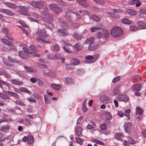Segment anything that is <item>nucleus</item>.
Masks as SVG:
<instances>
[{
	"label": "nucleus",
	"instance_id": "29",
	"mask_svg": "<svg viewBox=\"0 0 146 146\" xmlns=\"http://www.w3.org/2000/svg\"><path fill=\"white\" fill-rule=\"evenodd\" d=\"M61 26L65 29H68L69 27L68 25L65 22H62L61 24Z\"/></svg>",
	"mask_w": 146,
	"mask_h": 146
},
{
	"label": "nucleus",
	"instance_id": "19",
	"mask_svg": "<svg viewBox=\"0 0 146 146\" xmlns=\"http://www.w3.org/2000/svg\"><path fill=\"white\" fill-rule=\"evenodd\" d=\"M82 46L80 43H78L75 45L73 48L75 50L78 51L82 48Z\"/></svg>",
	"mask_w": 146,
	"mask_h": 146
},
{
	"label": "nucleus",
	"instance_id": "5",
	"mask_svg": "<svg viewBox=\"0 0 146 146\" xmlns=\"http://www.w3.org/2000/svg\"><path fill=\"white\" fill-rule=\"evenodd\" d=\"M117 99L120 101L124 102H127L129 100L128 96L125 94H121L119 95L117 97Z\"/></svg>",
	"mask_w": 146,
	"mask_h": 146
},
{
	"label": "nucleus",
	"instance_id": "42",
	"mask_svg": "<svg viewBox=\"0 0 146 146\" xmlns=\"http://www.w3.org/2000/svg\"><path fill=\"white\" fill-rule=\"evenodd\" d=\"M27 143L29 144H31L33 142V138L32 136L29 135L28 136Z\"/></svg>",
	"mask_w": 146,
	"mask_h": 146
},
{
	"label": "nucleus",
	"instance_id": "21",
	"mask_svg": "<svg viewBox=\"0 0 146 146\" xmlns=\"http://www.w3.org/2000/svg\"><path fill=\"white\" fill-rule=\"evenodd\" d=\"M120 86H118L116 87L113 91V93L115 95H118L120 94Z\"/></svg>",
	"mask_w": 146,
	"mask_h": 146
},
{
	"label": "nucleus",
	"instance_id": "44",
	"mask_svg": "<svg viewBox=\"0 0 146 146\" xmlns=\"http://www.w3.org/2000/svg\"><path fill=\"white\" fill-rule=\"evenodd\" d=\"M130 30L132 31H135L139 30L138 27H136L134 25H132L130 27Z\"/></svg>",
	"mask_w": 146,
	"mask_h": 146
},
{
	"label": "nucleus",
	"instance_id": "7",
	"mask_svg": "<svg viewBox=\"0 0 146 146\" xmlns=\"http://www.w3.org/2000/svg\"><path fill=\"white\" fill-rule=\"evenodd\" d=\"M37 35L40 36H44L46 35V31L44 29H38L36 32Z\"/></svg>",
	"mask_w": 146,
	"mask_h": 146
},
{
	"label": "nucleus",
	"instance_id": "26",
	"mask_svg": "<svg viewBox=\"0 0 146 146\" xmlns=\"http://www.w3.org/2000/svg\"><path fill=\"white\" fill-rule=\"evenodd\" d=\"M97 48V46L96 44L93 43L91 44L88 47V49L90 50H93L96 49Z\"/></svg>",
	"mask_w": 146,
	"mask_h": 146
},
{
	"label": "nucleus",
	"instance_id": "48",
	"mask_svg": "<svg viewBox=\"0 0 146 146\" xmlns=\"http://www.w3.org/2000/svg\"><path fill=\"white\" fill-rule=\"evenodd\" d=\"M20 91L22 92H25L28 93H30V91L27 89L24 88H20L19 89Z\"/></svg>",
	"mask_w": 146,
	"mask_h": 146
},
{
	"label": "nucleus",
	"instance_id": "61",
	"mask_svg": "<svg viewBox=\"0 0 146 146\" xmlns=\"http://www.w3.org/2000/svg\"><path fill=\"white\" fill-rule=\"evenodd\" d=\"M139 12L142 14H146V9H141L139 10Z\"/></svg>",
	"mask_w": 146,
	"mask_h": 146
},
{
	"label": "nucleus",
	"instance_id": "6",
	"mask_svg": "<svg viewBox=\"0 0 146 146\" xmlns=\"http://www.w3.org/2000/svg\"><path fill=\"white\" fill-rule=\"evenodd\" d=\"M56 33L60 36H64L68 35L67 31L62 29H58L56 31Z\"/></svg>",
	"mask_w": 146,
	"mask_h": 146
},
{
	"label": "nucleus",
	"instance_id": "59",
	"mask_svg": "<svg viewBox=\"0 0 146 146\" xmlns=\"http://www.w3.org/2000/svg\"><path fill=\"white\" fill-rule=\"evenodd\" d=\"M53 50L55 51H57L59 50V47L57 45H54L53 47Z\"/></svg>",
	"mask_w": 146,
	"mask_h": 146
},
{
	"label": "nucleus",
	"instance_id": "56",
	"mask_svg": "<svg viewBox=\"0 0 146 146\" xmlns=\"http://www.w3.org/2000/svg\"><path fill=\"white\" fill-rule=\"evenodd\" d=\"M30 4L34 7L37 8V1H33L30 3Z\"/></svg>",
	"mask_w": 146,
	"mask_h": 146
},
{
	"label": "nucleus",
	"instance_id": "62",
	"mask_svg": "<svg viewBox=\"0 0 146 146\" xmlns=\"http://www.w3.org/2000/svg\"><path fill=\"white\" fill-rule=\"evenodd\" d=\"M15 102L16 103H17V104H19L22 106H25V104L24 103H23L22 101H20V100H17Z\"/></svg>",
	"mask_w": 146,
	"mask_h": 146
},
{
	"label": "nucleus",
	"instance_id": "2",
	"mask_svg": "<svg viewBox=\"0 0 146 146\" xmlns=\"http://www.w3.org/2000/svg\"><path fill=\"white\" fill-rule=\"evenodd\" d=\"M111 35L114 37L121 36L123 34L122 30L119 27H116L113 28L111 31Z\"/></svg>",
	"mask_w": 146,
	"mask_h": 146
},
{
	"label": "nucleus",
	"instance_id": "53",
	"mask_svg": "<svg viewBox=\"0 0 146 146\" xmlns=\"http://www.w3.org/2000/svg\"><path fill=\"white\" fill-rule=\"evenodd\" d=\"M5 36L6 38L9 40L11 41L13 40V38L9 34L7 33L5 35Z\"/></svg>",
	"mask_w": 146,
	"mask_h": 146
},
{
	"label": "nucleus",
	"instance_id": "14",
	"mask_svg": "<svg viewBox=\"0 0 146 146\" xmlns=\"http://www.w3.org/2000/svg\"><path fill=\"white\" fill-rule=\"evenodd\" d=\"M4 4L5 5L12 9H15L17 7V6L14 3L9 2H5Z\"/></svg>",
	"mask_w": 146,
	"mask_h": 146
},
{
	"label": "nucleus",
	"instance_id": "34",
	"mask_svg": "<svg viewBox=\"0 0 146 146\" xmlns=\"http://www.w3.org/2000/svg\"><path fill=\"white\" fill-rule=\"evenodd\" d=\"M131 112V110L130 109H127L126 110L124 113V115L128 117V119H130V117H129L130 113Z\"/></svg>",
	"mask_w": 146,
	"mask_h": 146
},
{
	"label": "nucleus",
	"instance_id": "9",
	"mask_svg": "<svg viewBox=\"0 0 146 146\" xmlns=\"http://www.w3.org/2000/svg\"><path fill=\"white\" fill-rule=\"evenodd\" d=\"M44 37V36H38L36 37V40L37 42H43L46 43H50V42L48 41H47L43 39V37Z\"/></svg>",
	"mask_w": 146,
	"mask_h": 146
},
{
	"label": "nucleus",
	"instance_id": "35",
	"mask_svg": "<svg viewBox=\"0 0 146 146\" xmlns=\"http://www.w3.org/2000/svg\"><path fill=\"white\" fill-rule=\"evenodd\" d=\"M91 17L93 21L96 22H98L100 20V18L95 15L91 16Z\"/></svg>",
	"mask_w": 146,
	"mask_h": 146
},
{
	"label": "nucleus",
	"instance_id": "39",
	"mask_svg": "<svg viewBox=\"0 0 146 146\" xmlns=\"http://www.w3.org/2000/svg\"><path fill=\"white\" fill-rule=\"evenodd\" d=\"M57 5L56 4H51L48 5V7L51 10H53L54 11L55 10L57 6Z\"/></svg>",
	"mask_w": 146,
	"mask_h": 146
},
{
	"label": "nucleus",
	"instance_id": "41",
	"mask_svg": "<svg viewBox=\"0 0 146 146\" xmlns=\"http://www.w3.org/2000/svg\"><path fill=\"white\" fill-rule=\"evenodd\" d=\"M1 42L7 45L11 41H10L5 38H1Z\"/></svg>",
	"mask_w": 146,
	"mask_h": 146
},
{
	"label": "nucleus",
	"instance_id": "17",
	"mask_svg": "<svg viewBox=\"0 0 146 146\" xmlns=\"http://www.w3.org/2000/svg\"><path fill=\"white\" fill-rule=\"evenodd\" d=\"M94 37H92L90 38H87L85 43L87 44L90 45L94 42Z\"/></svg>",
	"mask_w": 146,
	"mask_h": 146
},
{
	"label": "nucleus",
	"instance_id": "8",
	"mask_svg": "<svg viewBox=\"0 0 146 146\" xmlns=\"http://www.w3.org/2000/svg\"><path fill=\"white\" fill-rule=\"evenodd\" d=\"M109 34L108 31L107 30L105 29L103 30L102 33V37L105 40H107L108 38Z\"/></svg>",
	"mask_w": 146,
	"mask_h": 146
},
{
	"label": "nucleus",
	"instance_id": "49",
	"mask_svg": "<svg viewBox=\"0 0 146 146\" xmlns=\"http://www.w3.org/2000/svg\"><path fill=\"white\" fill-rule=\"evenodd\" d=\"M107 14L109 15L110 16H111L112 17L114 18H117L119 17V16L117 15H115L114 13H111L110 12H108L107 13Z\"/></svg>",
	"mask_w": 146,
	"mask_h": 146
},
{
	"label": "nucleus",
	"instance_id": "31",
	"mask_svg": "<svg viewBox=\"0 0 146 146\" xmlns=\"http://www.w3.org/2000/svg\"><path fill=\"white\" fill-rule=\"evenodd\" d=\"M111 100L108 97L104 96V100L103 102L104 103H111Z\"/></svg>",
	"mask_w": 146,
	"mask_h": 146
},
{
	"label": "nucleus",
	"instance_id": "43",
	"mask_svg": "<svg viewBox=\"0 0 146 146\" xmlns=\"http://www.w3.org/2000/svg\"><path fill=\"white\" fill-rule=\"evenodd\" d=\"M68 11L66 13V15L68 16L69 17H70V16L68 15L69 13H74L75 12L74 10L71 9L70 8H68L67 9Z\"/></svg>",
	"mask_w": 146,
	"mask_h": 146
},
{
	"label": "nucleus",
	"instance_id": "55",
	"mask_svg": "<svg viewBox=\"0 0 146 146\" xmlns=\"http://www.w3.org/2000/svg\"><path fill=\"white\" fill-rule=\"evenodd\" d=\"M0 97L5 99H9V98L6 94L0 93Z\"/></svg>",
	"mask_w": 146,
	"mask_h": 146
},
{
	"label": "nucleus",
	"instance_id": "12",
	"mask_svg": "<svg viewBox=\"0 0 146 146\" xmlns=\"http://www.w3.org/2000/svg\"><path fill=\"white\" fill-rule=\"evenodd\" d=\"M85 58L86 59V60L85 61L86 63H90L94 62L92 61L94 60L93 56L91 55L87 56H86Z\"/></svg>",
	"mask_w": 146,
	"mask_h": 146
},
{
	"label": "nucleus",
	"instance_id": "52",
	"mask_svg": "<svg viewBox=\"0 0 146 146\" xmlns=\"http://www.w3.org/2000/svg\"><path fill=\"white\" fill-rule=\"evenodd\" d=\"M96 36L98 39H100L102 37V33L100 31H98L96 33Z\"/></svg>",
	"mask_w": 146,
	"mask_h": 146
},
{
	"label": "nucleus",
	"instance_id": "1",
	"mask_svg": "<svg viewBox=\"0 0 146 146\" xmlns=\"http://www.w3.org/2000/svg\"><path fill=\"white\" fill-rule=\"evenodd\" d=\"M41 17L43 21L49 23L53 20V18L52 15L48 12L47 8L42 12Z\"/></svg>",
	"mask_w": 146,
	"mask_h": 146
},
{
	"label": "nucleus",
	"instance_id": "13",
	"mask_svg": "<svg viewBox=\"0 0 146 146\" xmlns=\"http://www.w3.org/2000/svg\"><path fill=\"white\" fill-rule=\"evenodd\" d=\"M141 84L139 83L134 84L133 86V89L135 91H138L141 89Z\"/></svg>",
	"mask_w": 146,
	"mask_h": 146
},
{
	"label": "nucleus",
	"instance_id": "32",
	"mask_svg": "<svg viewBox=\"0 0 146 146\" xmlns=\"http://www.w3.org/2000/svg\"><path fill=\"white\" fill-rule=\"evenodd\" d=\"M19 54L20 56L22 58H26L27 57L26 55L27 54L23 51H20L19 52Z\"/></svg>",
	"mask_w": 146,
	"mask_h": 146
},
{
	"label": "nucleus",
	"instance_id": "27",
	"mask_svg": "<svg viewBox=\"0 0 146 146\" xmlns=\"http://www.w3.org/2000/svg\"><path fill=\"white\" fill-rule=\"evenodd\" d=\"M73 81V80L71 78L67 77L65 78V81L67 84H71Z\"/></svg>",
	"mask_w": 146,
	"mask_h": 146
},
{
	"label": "nucleus",
	"instance_id": "40",
	"mask_svg": "<svg viewBox=\"0 0 146 146\" xmlns=\"http://www.w3.org/2000/svg\"><path fill=\"white\" fill-rule=\"evenodd\" d=\"M101 28L99 26H97L94 27H92L90 29V31L91 32H95L98 30H100Z\"/></svg>",
	"mask_w": 146,
	"mask_h": 146
},
{
	"label": "nucleus",
	"instance_id": "45",
	"mask_svg": "<svg viewBox=\"0 0 146 146\" xmlns=\"http://www.w3.org/2000/svg\"><path fill=\"white\" fill-rule=\"evenodd\" d=\"M80 26V25L78 23H73L71 25V27L74 29L78 28Z\"/></svg>",
	"mask_w": 146,
	"mask_h": 146
},
{
	"label": "nucleus",
	"instance_id": "16",
	"mask_svg": "<svg viewBox=\"0 0 146 146\" xmlns=\"http://www.w3.org/2000/svg\"><path fill=\"white\" fill-rule=\"evenodd\" d=\"M44 100L46 103L48 104L50 103L52 100V98L48 96L47 95H45L44 96Z\"/></svg>",
	"mask_w": 146,
	"mask_h": 146
},
{
	"label": "nucleus",
	"instance_id": "58",
	"mask_svg": "<svg viewBox=\"0 0 146 146\" xmlns=\"http://www.w3.org/2000/svg\"><path fill=\"white\" fill-rule=\"evenodd\" d=\"M1 31L4 33L5 35L8 33V29L6 28H2Z\"/></svg>",
	"mask_w": 146,
	"mask_h": 146
},
{
	"label": "nucleus",
	"instance_id": "24",
	"mask_svg": "<svg viewBox=\"0 0 146 146\" xmlns=\"http://www.w3.org/2000/svg\"><path fill=\"white\" fill-rule=\"evenodd\" d=\"M51 86L53 89L57 90H59L61 88V86L60 85L52 84L51 85Z\"/></svg>",
	"mask_w": 146,
	"mask_h": 146
},
{
	"label": "nucleus",
	"instance_id": "23",
	"mask_svg": "<svg viewBox=\"0 0 146 146\" xmlns=\"http://www.w3.org/2000/svg\"><path fill=\"white\" fill-rule=\"evenodd\" d=\"M70 46L68 45H65L63 47V49L66 52L68 53H70L71 52V49Z\"/></svg>",
	"mask_w": 146,
	"mask_h": 146
},
{
	"label": "nucleus",
	"instance_id": "22",
	"mask_svg": "<svg viewBox=\"0 0 146 146\" xmlns=\"http://www.w3.org/2000/svg\"><path fill=\"white\" fill-rule=\"evenodd\" d=\"M70 62L72 64L74 65H77L80 63V61L75 58L72 59L71 60Z\"/></svg>",
	"mask_w": 146,
	"mask_h": 146
},
{
	"label": "nucleus",
	"instance_id": "37",
	"mask_svg": "<svg viewBox=\"0 0 146 146\" xmlns=\"http://www.w3.org/2000/svg\"><path fill=\"white\" fill-rule=\"evenodd\" d=\"M86 99L84 101V102L82 104V108L83 110L85 112H86L88 110L87 108H86Z\"/></svg>",
	"mask_w": 146,
	"mask_h": 146
},
{
	"label": "nucleus",
	"instance_id": "11",
	"mask_svg": "<svg viewBox=\"0 0 146 146\" xmlns=\"http://www.w3.org/2000/svg\"><path fill=\"white\" fill-rule=\"evenodd\" d=\"M139 25V29H146V23L139 21L138 22Z\"/></svg>",
	"mask_w": 146,
	"mask_h": 146
},
{
	"label": "nucleus",
	"instance_id": "30",
	"mask_svg": "<svg viewBox=\"0 0 146 146\" xmlns=\"http://www.w3.org/2000/svg\"><path fill=\"white\" fill-rule=\"evenodd\" d=\"M82 128H76L75 132L76 135L78 136H80L82 135Z\"/></svg>",
	"mask_w": 146,
	"mask_h": 146
},
{
	"label": "nucleus",
	"instance_id": "51",
	"mask_svg": "<svg viewBox=\"0 0 146 146\" xmlns=\"http://www.w3.org/2000/svg\"><path fill=\"white\" fill-rule=\"evenodd\" d=\"M5 14L10 16H13L14 15V13L12 12L11 11L6 10Z\"/></svg>",
	"mask_w": 146,
	"mask_h": 146
},
{
	"label": "nucleus",
	"instance_id": "18",
	"mask_svg": "<svg viewBox=\"0 0 146 146\" xmlns=\"http://www.w3.org/2000/svg\"><path fill=\"white\" fill-rule=\"evenodd\" d=\"M116 139L118 140L122 141L123 139V136L122 134L118 133H117L115 136Z\"/></svg>",
	"mask_w": 146,
	"mask_h": 146
},
{
	"label": "nucleus",
	"instance_id": "20",
	"mask_svg": "<svg viewBox=\"0 0 146 146\" xmlns=\"http://www.w3.org/2000/svg\"><path fill=\"white\" fill-rule=\"evenodd\" d=\"M44 3V1H37V9L42 8Z\"/></svg>",
	"mask_w": 146,
	"mask_h": 146
},
{
	"label": "nucleus",
	"instance_id": "15",
	"mask_svg": "<svg viewBox=\"0 0 146 146\" xmlns=\"http://www.w3.org/2000/svg\"><path fill=\"white\" fill-rule=\"evenodd\" d=\"M126 12L128 14L131 15H135L137 14V12L135 11L129 9H127Z\"/></svg>",
	"mask_w": 146,
	"mask_h": 146
},
{
	"label": "nucleus",
	"instance_id": "54",
	"mask_svg": "<svg viewBox=\"0 0 146 146\" xmlns=\"http://www.w3.org/2000/svg\"><path fill=\"white\" fill-rule=\"evenodd\" d=\"M24 68L27 71H28L30 72H33V69L31 67H28L27 66H24Z\"/></svg>",
	"mask_w": 146,
	"mask_h": 146
},
{
	"label": "nucleus",
	"instance_id": "64",
	"mask_svg": "<svg viewBox=\"0 0 146 146\" xmlns=\"http://www.w3.org/2000/svg\"><path fill=\"white\" fill-rule=\"evenodd\" d=\"M48 76L51 77H55L56 76V74L55 72H51L48 73Z\"/></svg>",
	"mask_w": 146,
	"mask_h": 146
},
{
	"label": "nucleus",
	"instance_id": "36",
	"mask_svg": "<svg viewBox=\"0 0 146 146\" xmlns=\"http://www.w3.org/2000/svg\"><path fill=\"white\" fill-rule=\"evenodd\" d=\"M122 22L124 24H130L131 23V21L126 19H123L121 20Z\"/></svg>",
	"mask_w": 146,
	"mask_h": 146
},
{
	"label": "nucleus",
	"instance_id": "38",
	"mask_svg": "<svg viewBox=\"0 0 146 146\" xmlns=\"http://www.w3.org/2000/svg\"><path fill=\"white\" fill-rule=\"evenodd\" d=\"M62 12V9L57 5L56 8L55 9L54 12L57 14H59Z\"/></svg>",
	"mask_w": 146,
	"mask_h": 146
},
{
	"label": "nucleus",
	"instance_id": "10",
	"mask_svg": "<svg viewBox=\"0 0 146 146\" xmlns=\"http://www.w3.org/2000/svg\"><path fill=\"white\" fill-rule=\"evenodd\" d=\"M11 83L14 85H22L23 84V82L15 79H11L10 81Z\"/></svg>",
	"mask_w": 146,
	"mask_h": 146
},
{
	"label": "nucleus",
	"instance_id": "63",
	"mask_svg": "<svg viewBox=\"0 0 146 146\" xmlns=\"http://www.w3.org/2000/svg\"><path fill=\"white\" fill-rule=\"evenodd\" d=\"M120 79V77L119 76L117 77L114 78L112 82L113 83H115L117 82L118 80H119Z\"/></svg>",
	"mask_w": 146,
	"mask_h": 146
},
{
	"label": "nucleus",
	"instance_id": "28",
	"mask_svg": "<svg viewBox=\"0 0 146 146\" xmlns=\"http://www.w3.org/2000/svg\"><path fill=\"white\" fill-rule=\"evenodd\" d=\"M136 114L138 115H141L143 114V111L142 109L140 107H137L136 109Z\"/></svg>",
	"mask_w": 146,
	"mask_h": 146
},
{
	"label": "nucleus",
	"instance_id": "3",
	"mask_svg": "<svg viewBox=\"0 0 146 146\" xmlns=\"http://www.w3.org/2000/svg\"><path fill=\"white\" fill-rule=\"evenodd\" d=\"M19 7L18 8L19 9L18 10L17 12L18 13L21 14H22L25 15H30L31 14L30 13H28L27 11L29 9V7L28 6H18Z\"/></svg>",
	"mask_w": 146,
	"mask_h": 146
},
{
	"label": "nucleus",
	"instance_id": "46",
	"mask_svg": "<svg viewBox=\"0 0 146 146\" xmlns=\"http://www.w3.org/2000/svg\"><path fill=\"white\" fill-rule=\"evenodd\" d=\"M132 123L131 122H125L124 125V128H129L132 126Z\"/></svg>",
	"mask_w": 146,
	"mask_h": 146
},
{
	"label": "nucleus",
	"instance_id": "47",
	"mask_svg": "<svg viewBox=\"0 0 146 146\" xmlns=\"http://www.w3.org/2000/svg\"><path fill=\"white\" fill-rule=\"evenodd\" d=\"M0 83L1 84H3L5 85L8 87L9 88L10 87V84L5 81H3L2 80H0Z\"/></svg>",
	"mask_w": 146,
	"mask_h": 146
},
{
	"label": "nucleus",
	"instance_id": "4",
	"mask_svg": "<svg viewBox=\"0 0 146 146\" xmlns=\"http://www.w3.org/2000/svg\"><path fill=\"white\" fill-rule=\"evenodd\" d=\"M8 62L5 60H3L4 64L7 66L11 65L12 64L11 63H15L17 62L16 59L12 58L10 56H8Z\"/></svg>",
	"mask_w": 146,
	"mask_h": 146
},
{
	"label": "nucleus",
	"instance_id": "57",
	"mask_svg": "<svg viewBox=\"0 0 146 146\" xmlns=\"http://www.w3.org/2000/svg\"><path fill=\"white\" fill-rule=\"evenodd\" d=\"M129 142L132 144H133L135 143V142L133 139L131 137H129L128 139Z\"/></svg>",
	"mask_w": 146,
	"mask_h": 146
},
{
	"label": "nucleus",
	"instance_id": "33",
	"mask_svg": "<svg viewBox=\"0 0 146 146\" xmlns=\"http://www.w3.org/2000/svg\"><path fill=\"white\" fill-rule=\"evenodd\" d=\"M7 45H9L8 48H9V51L14 50L15 49V48L14 46V44L12 42H10Z\"/></svg>",
	"mask_w": 146,
	"mask_h": 146
},
{
	"label": "nucleus",
	"instance_id": "50",
	"mask_svg": "<svg viewBox=\"0 0 146 146\" xmlns=\"http://www.w3.org/2000/svg\"><path fill=\"white\" fill-rule=\"evenodd\" d=\"M105 115L107 116V118L108 119H111V116L110 113L108 111H106L105 113Z\"/></svg>",
	"mask_w": 146,
	"mask_h": 146
},
{
	"label": "nucleus",
	"instance_id": "25",
	"mask_svg": "<svg viewBox=\"0 0 146 146\" xmlns=\"http://www.w3.org/2000/svg\"><path fill=\"white\" fill-rule=\"evenodd\" d=\"M73 35L76 39L78 40H80L83 38V36L82 34H79L77 33H74Z\"/></svg>",
	"mask_w": 146,
	"mask_h": 146
},
{
	"label": "nucleus",
	"instance_id": "60",
	"mask_svg": "<svg viewBox=\"0 0 146 146\" xmlns=\"http://www.w3.org/2000/svg\"><path fill=\"white\" fill-rule=\"evenodd\" d=\"M76 141L77 143H79L80 144H82L83 142L82 140L79 137H78L76 138Z\"/></svg>",
	"mask_w": 146,
	"mask_h": 146
}]
</instances>
